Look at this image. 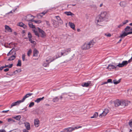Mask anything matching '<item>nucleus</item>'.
<instances>
[{"instance_id":"64","label":"nucleus","mask_w":132,"mask_h":132,"mask_svg":"<svg viewBox=\"0 0 132 132\" xmlns=\"http://www.w3.org/2000/svg\"><path fill=\"white\" fill-rule=\"evenodd\" d=\"M107 84V83L106 82H104L102 83L101 84V85H104V84Z\"/></svg>"},{"instance_id":"57","label":"nucleus","mask_w":132,"mask_h":132,"mask_svg":"<svg viewBox=\"0 0 132 132\" xmlns=\"http://www.w3.org/2000/svg\"><path fill=\"white\" fill-rule=\"evenodd\" d=\"M123 26V24H120L118 25V26L117 27L118 28H120Z\"/></svg>"},{"instance_id":"47","label":"nucleus","mask_w":132,"mask_h":132,"mask_svg":"<svg viewBox=\"0 0 132 132\" xmlns=\"http://www.w3.org/2000/svg\"><path fill=\"white\" fill-rule=\"evenodd\" d=\"M22 60L23 61H24L25 60V55L24 54H23L22 55Z\"/></svg>"},{"instance_id":"51","label":"nucleus","mask_w":132,"mask_h":132,"mask_svg":"<svg viewBox=\"0 0 132 132\" xmlns=\"http://www.w3.org/2000/svg\"><path fill=\"white\" fill-rule=\"evenodd\" d=\"M55 17L56 18L57 20L58 21H59L60 20H61V19L60 18L59 16H55Z\"/></svg>"},{"instance_id":"60","label":"nucleus","mask_w":132,"mask_h":132,"mask_svg":"<svg viewBox=\"0 0 132 132\" xmlns=\"http://www.w3.org/2000/svg\"><path fill=\"white\" fill-rule=\"evenodd\" d=\"M4 66H2L0 67V70H1L3 69L4 68Z\"/></svg>"},{"instance_id":"9","label":"nucleus","mask_w":132,"mask_h":132,"mask_svg":"<svg viewBox=\"0 0 132 132\" xmlns=\"http://www.w3.org/2000/svg\"><path fill=\"white\" fill-rule=\"evenodd\" d=\"M23 102L21 100L18 101L16 102L13 103L11 104L10 108H12L13 107L17 105H19L20 103Z\"/></svg>"},{"instance_id":"26","label":"nucleus","mask_w":132,"mask_h":132,"mask_svg":"<svg viewBox=\"0 0 132 132\" xmlns=\"http://www.w3.org/2000/svg\"><path fill=\"white\" fill-rule=\"evenodd\" d=\"M130 29V27L129 26H127L124 29V31L126 32H129Z\"/></svg>"},{"instance_id":"54","label":"nucleus","mask_w":132,"mask_h":132,"mask_svg":"<svg viewBox=\"0 0 132 132\" xmlns=\"http://www.w3.org/2000/svg\"><path fill=\"white\" fill-rule=\"evenodd\" d=\"M104 35L105 36L108 37H110L111 36V34L109 33L108 34H105Z\"/></svg>"},{"instance_id":"1","label":"nucleus","mask_w":132,"mask_h":132,"mask_svg":"<svg viewBox=\"0 0 132 132\" xmlns=\"http://www.w3.org/2000/svg\"><path fill=\"white\" fill-rule=\"evenodd\" d=\"M57 56V54L56 55V57L55 58L50 56H48L46 58L45 61H44L43 65L44 67H47L50 63L53 61L55 59H57L56 58Z\"/></svg>"},{"instance_id":"4","label":"nucleus","mask_w":132,"mask_h":132,"mask_svg":"<svg viewBox=\"0 0 132 132\" xmlns=\"http://www.w3.org/2000/svg\"><path fill=\"white\" fill-rule=\"evenodd\" d=\"M117 67V65L110 64L108 65L106 69L110 70H112L113 69H116Z\"/></svg>"},{"instance_id":"63","label":"nucleus","mask_w":132,"mask_h":132,"mask_svg":"<svg viewBox=\"0 0 132 132\" xmlns=\"http://www.w3.org/2000/svg\"><path fill=\"white\" fill-rule=\"evenodd\" d=\"M23 132H28V131L26 129H24L23 130Z\"/></svg>"},{"instance_id":"2","label":"nucleus","mask_w":132,"mask_h":132,"mask_svg":"<svg viewBox=\"0 0 132 132\" xmlns=\"http://www.w3.org/2000/svg\"><path fill=\"white\" fill-rule=\"evenodd\" d=\"M71 51L70 48H67L62 50L61 52H60L57 53V56L56 58L59 57L62 55H67Z\"/></svg>"},{"instance_id":"6","label":"nucleus","mask_w":132,"mask_h":132,"mask_svg":"<svg viewBox=\"0 0 132 132\" xmlns=\"http://www.w3.org/2000/svg\"><path fill=\"white\" fill-rule=\"evenodd\" d=\"M128 63V62L126 61H123L121 63H119L117 65V66L119 67L122 68L126 65Z\"/></svg>"},{"instance_id":"5","label":"nucleus","mask_w":132,"mask_h":132,"mask_svg":"<svg viewBox=\"0 0 132 132\" xmlns=\"http://www.w3.org/2000/svg\"><path fill=\"white\" fill-rule=\"evenodd\" d=\"M132 34V32H126L125 31H122V33L120 34V36H119L120 38H123L125 36H127L128 35Z\"/></svg>"},{"instance_id":"33","label":"nucleus","mask_w":132,"mask_h":132,"mask_svg":"<svg viewBox=\"0 0 132 132\" xmlns=\"http://www.w3.org/2000/svg\"><path fill=\"white\" fill-rule=\"evenodd\" d=\"M28 25L29 27L32 28H35V26L31 22H29L28 23Z\"/></svg>"},{"instance_id":"15","label":"nucleus","mask_w":132,"mask_h":132,"mask_svg":"<svg viewBox=\"0 0 132 132\" xmlns=\"http://www.w3.org/2000/svg\"><path fill=\"white\" fill-rule=\"evenodd\" d=\"M121 104L120 105L121 106L124 107L125 106H127L128 103L127 102L125 101H121Z\"/></svg>"},{"instance_id":"28","label":"nucleus","mask_w":132,"mask_h":132,"mask_svg":"<svg viewBox=\"0 0 132 132\" xmlns=\"http://www.w3.org/2000/svg\"><path fill=\"white\" fill-rule=\"evenodd\" d=\"M120 5L121 6L124 7L126 6V4L125 2H120Z\"/></svg>"},{"instance_id":"59","label":"nucleus","mask_w":132,"mask_h":132,"mask_svg":"<svg viewBox=\"0 0 132 132\" xmlns=\"http://www.w3.org/2000/svg\"><path fill=\"white\" fill-rule=\"evenodd\" d=\"M9 69L8 68H6L4 70V71L5 72H7L9 70Z\"/></svg>"},{"instance_id":"24","label":"nucleus","mask_w":132,"mask_h":132,"mask_svg":"<svg viewBox=\"0 0 132 132\" xmlns=\"http://www.w3.org/2000/svg\"><path fill=\"white\" fill-rule=\"evenodd\" d=\"M106 14L107 13L106 12H102L101 13L100 16L104 19V18L105 17Z\"/></svg>"},{"instance_id":"20","label":"nucleus","mask_w":132,"mask_h":132,"mask_svg":"<svg viewBox=\"0 0 132 132\" xmlns=\"http://www.w3.org/2000/svg\"><path fill=\"white\" fill-rule=\"evenodd\" d=\"M69 25L70 27L72 28L73 30H75L76 29L75 28V26L74 23L72 22H69Z\"/></svg>"},{"instance_id":"53","label":"nucleus","mask_w":132,"mask_h":132,"mask_svg":"<svg viewBox=\"0 0 132 132\" xmlns=\"http://www.w3.org/2000/svg\"><path fill=\"white\" fill-rule=\"evenodd\" d=\"M11 45H12V43H10L9 44V45H7V46H6V45H5V46L7 47H9L11 48Z\"/></svg>"},{"instance_id":"34","label":"nucleus","mask_w":132,"mask_h":132,"mask_svg":"<svg viewBox=\"0 0 132 132\" xmlns=\"http://www.w3.org/2000/svg\"><path fill=\"white\" fill-rule=\"evenodd\" d=\"M98 115V113L97 112H95L93 116L91 117V118H96Z\"/></svg>"},{"instance_id":"12","label":"nucleus","mask_w":132,"mask_h":132,"mask_svg":"<svg viewBox=\"0 0 132 132\" xmlns=\"http://www.w3.org/2000/svg\"><path fill=\"white\" fill-rule=\"evenodd\" d=\"M33 94L32 93H29L27 94L23 97V98L21 100L22 101V102H23L25 100V99L29 97L30 96H31Z\"/></svg>"},{"instance_id":"31","label":"nucleus","mask_w":132,"mask_h":132,"mask_svg":"<svg viewBox=\"0 0 132 132\" xmlns=\"http://www.w3.org/2000/svg\"><path fill=\"white\" fill-rule=\"evenodd\" d=\"M64 13L67 15H74V14L70 12H66Z\"/></svg>"},{"instance_id":"40","label":"nucleus","mask_w":132,"mask_h":132,"mask_svg":"<svg viewBox=\"0 0 132 132\" xmlns=\"http://www.w3.org/2000/svg\"><path fill=\"white\" fill-rule=\"evenodd\" d=\"M28 37L29 38V40L31 39L32 35L30 32H28Z\"/></svg>"},{"instance_id":"52","label":"nucleus","mask_w":132,"mask_h":132,"mask_svg":"<svg viewBox=\"0 0 132 132\" xmlns=\"http://www.w3.org/2000/svg\"><path fill=\"white\" fill-rule=\"evenodd\" d=\"M21 71V70L19 69L18 70H16L14 72V73H17L18 72H20Z\"/></svg>"},{"instance_id":"22","label":"nucleus","mask_w":132,"mask_h":132,"mask_svg":"<svg viewBox=\"0 0 132 132\" xmlns=\"http://www.w3.org/2000/svg\"><path fill=\"white\" fill-rule=\"evenodd\" d=\"M33 56H37L38 53V52L36 49H35L33 51Z\"/></svg>"},{"instance_id":"27","label":"nucleus","mask_w":132,"mask_h":132,"mask_svg":"<svg viewBox=\"0 0 132 132\" xmlns=\"http://www.w3.org/2000/svg\"><path fill=\"white\" fill-rule=\"evenodd\" d=\"M12 118H14L17 120H19L21 118V117L20 116H17L15 117H13Z\"/></svg>"},{"instance_id":"21","label":"nucleus","mask_w":132,"mask_h":132,"mask_svg":"<svg viewBox=\"0 0 132 132\" xmlns=\"http://www.w3.org/2000/svg\"><path fill=\"white\" fill-rule=\"evenodd\" d=\"M16 56V54L15 53L13 55H12L11 56L9 59L8 60V61H12L14 60Z\"/></svg>"},{"instance_id":"38","label":"nucleus","mask_w":132,"mask_h":132,"mask_svg":"<svg viewBox=\"0 0 132 132\" xmlns=\"http://www.w3.org/2000/svg\"><path fill=\"white\" fill-rule=\"evenodd\" d=\"M13 66V64H10L9 65H5L4 66V68H6V67H8L9 68H11Z\"/></svg>"},{"instance_id":"61","label":"nucleus","mask_w":132,"mask_h":132,"mask_svg":"<svg viewBox=\"0 0 132 132\" xmlns=\"http://www.w3.org/2000/svg\"><path fill=\"white\" fill-rule=\"evenodd\" d=\"M0 132H5V131L4 130H0Z\"/></svg>"},{"instance_id":"36","label":"nucleus","mask_w":132,"mask_h":132,"mask_svg":"<svg viewBox=\"0 0 132 132\" xmlns=\"http://www.w3.org/2000/svg\"><path fill=\"white\" fill-rule=\"evenodd\" d=\"M120 82V80H119L118 81H117V80H113V83L115 84H117L119 83Z\"/></svg>"},{"instance_id":"7","label":"nucleus","mask_w":132,"mask_h":132,"mask_svg":"<svg viewBox=\"0 0 132 132\" xmlns=\"http://www.w3.org/2000/svg\"><path fill=\"white\" fill-rule=\"evenodd\" d=\"M92 83L91 81H88L87 82H84L82 84L81 86L83 87H88L92 86Z\"/></svg>"},{"instance_id":"8","label":"nucleus","mask_w":132,"mask_h":132,"mask_svg":"<svg viewBox=\"0 0 132 132\" xmlns=\"http://www.w3.org/2000/svg\"><path fill=\"white\" fill-rule=\"evenodd\" d=\"M38 30L39 34L43 38L45 37L46 34L43 30L38 28Z\"/></svg>"},{"instance_id":"46","label":"nucleus","mask_w":132,"mask_h":132,"mask_svg":"<svg viewBox=\"0 0 132 132\" xmlns=\"http://www.w3.org/2000/svg\"><path fill=\"white\" fill-rule=\"evenodd\" d=\"M29 40L30 42L31 43L34 44H36V42L32 40L31 39Z\"/></svg>"},{"instance_id":"16","label":"nucleus","mask_w":132,"mask_h":132,"mask_svg":"<svg viewBox=\"0 0 132 132\" xmlns=\"http://www.w3.org/2000/svg\"><path fill=\"white\" fill-rule=\"evenodd\" d=\"M32 17L33 16L31 14H29L25 17L24 19L26 21H29L30 19V18Z\"/></svg>"},{"instance_id":"55","label":"nucleus","mask_w":132,"mask_h":132,"mask_svg":"<svg viewBox=\"0 0 132 132\" xmlns=\"http://www.w3.org/2000/svg\"><path fill=\"white\" fill-rule=\"evenodd\" d=\"M44 21L46 23V24L48 26H49L50 25L49 22L48 21L46 20H45Z\"/></svg>"},{"instance_id":"56","label":"nucleus","mask_w":132,"mask_h":132,"mask_svg":"<svg viewBox=\"0 0 132 132\" xmlns=\"http://www.w3.org/2000/svg\"><path fill=\"white\" fill-rule=\"evenodd\" d=\"M59 23H60L61 24H62L63 23V21L61 20H61H60L59 21Z\"/></svg>"},{"instance_id":"11","label":"nucleus","mask_w":132,"mask_h":132,"mask_svg":"<svg viewBox=\"0 0 132 132\" xmlns=\"http://www.w3.org/2000/svg\"><path fill=\"white\" fill-rule=\"evenodd\" d=\"M109 112V110L108 109H105L104 110L103 112V113L100 115V117H102L105 116Z\"/></svg>"},{"instance_id":"49","label":"nucleus","mask_w":132,"mask_h":132,"mask_svg":"<svg viewBox=\"0 0 132 132\" xmlns=\"http://www.w3.org/2000/svg\"><path fill=\"white\" fill-rule=\"evenodd\" d=\"M107 83H112L113 82L112 81V80L111 79H108L107 80V81L106 82Z\"/></svg>"},{"instance_id":"17","label":"nucleus","mask_w":132,"mask_h":132,"mask_svg":"<svg viewBox=\"0 0 132 132\" xmlns=\"http://www.w3.org/2000/svg\"><path fill=\"white\" fill-rule=\"evenodd\" d=\"M34 125L36 127H38L39 125V121L38 119H36L34 120Z\"/></svg>"},{"instance_id":"43","label":"nucleus","mask_w":132,"mask_h":132,"mask_svg":"<svg viewBox=\"0 0 132 132\" xmlns=\"http://www.w3.org/2000/svg\"><path fill=\"white\" fill-rule=\"evenodd\" d=\"M68 96H69L70 97V99L72 100L75 99V96L73 95L70 96V95H68Z\"/></svg>"},{"instance_id":"39","label":"nucleus","mask_w":132,"mask_h":132,"mask_svg":"<svg viewBox=\"0 0 132 132\" xmlns=\"http://www.w3.org/2000/svg\"><path fill=\"white\" fill-rule=\"evenodd\" d=\"M53 25L54 26V27H56L58 26V24L57 21H53Z\"/></svg>"},{"instance_id":"35","label":"nucleus","mask_w":132,"mask_h":132,"mask_svg":"<svg viewBox=\"0 0 132 132\" xmlns=\"http://www.w3.org/2000/svg\"><path fill=\"white\" fill-rule=\"evenodd\" d=\"M47 12V11H44L43 12L40 13L39 15H40V16L42 17L43 16V15H44Z\"/></svg>"},{"instance_id":"37","label":"nucleus","mask_w":132,"mask_h":132,"mask_svg":"<svg viewBox=\"0 0 132 132\" xmlns=\"http://www.w3.org/2000/svg\"><path fill=\"white\" fill-rule=\"evenodd\" d=\"M17 66L21 67V60H18V63L16 65Z\"/></svg>"},{"instance_id":"32","label":"nucleus","mask_w":132,"mask_h":132,"mask_svg":"<svg viewBox=\"0 0 132 132\" xmlns=\"http://www.w3.org/2000/svg\"><path fill=\"white\" fill-rule=\"evenodd\" d=\"M59 99V98L58 97H56L53 99L52 101L54 102H57Z\"/></svg>"},{"instance_id":"23","label":"nucleus","mask_w":132,"mask_h":132,"mask_svg":"<svg viewBox=\"0 0 132 132\" xmlns=\"http://www.w3.org/2000/svg\"><path fill=\"white\" fill-rule=\"evenodd\" d=\"M5 29L9 32H12V29L9 26L5 25Z\"/></svg>"},{"instance_id":"29","label":"nucleus","mask_w":132,"mask_h":132,"mask_svg":"<svg viewBox=\"0 0 132 132\" xmlns=\"http://www.w3.org/2000/svg\"><path fill=\"white\" fill-rule=\"evenodd\" d=\"M18 25L19 26L21 27H22L24 28L26 27V26L25 24H24L22 22H19L18 23Z\"/></svg>"},{"instance_id":"44","label":"nucleus","mask_w":132,"mask_h":132,"mask_svg":"<svg viewBox=\"0 0 132 132\" xmlns=\"http://www.w3.org/2000/svg\"><path fill=\"white\" fill-rule=\"evenodd\" d=\"M34 105V103L33 102H31L30 104L29 107L30 108L31 107L33 106Z\"/></svg>"},{"instance_id":"50","label":"nucleus","mask_w":132,"mask_h":132,"mask_svg":"<svg viewBox=\"0 0 132 132\" xmlns=\"http://www.w3.org/2000/svg\"><path fill=\"white\" fill-rule=\"evenodd\" d=\"M12 49H12L11 50H10V51L8 53V54H7V55L8 56H9L10 55L12 54Z\"/></svg>"},{"instance_id":"58","label":"nucleus","mask_w":132,"mask_h":132,"mask_svg":"<svg viewBox=\"0 0 132 132\" xmlns=\"http://www.w3.org/2000/svg\"><path fill=\"white\" fill-rule=\"evenodd\" d=\"M9 111V110L6 111H2V112L3 113H6L7 112Z\"/></svg>"},{"instance_id":"30","label":"nucleus","mask_w":132,"mask_h":132,"mask_svg":"<svg viewBox=\"0 0 132 132\" xmlns=\"http://www.w3.org/2000/svg\"><path fill=\"white\" fill-rule=\"evenodd\" d=\"M7 121L8 122L10 123H12L15 122V121L11 118H9L7 119Z\"/></svg>"},{"instance_id":"62","label":"nucleus","mask_w":132,"mask_h":132,"mask_svg":"<svg viewBox=\"0 0 132 132\" xmlns=\"http://www.w3.org/2000/svg\"><path fill=\"white\" fill-rule=\"evenodd\" d=\"M132 59H131H131L128 61V62L129 63H130V62L131 61H132Z\"/></svg>"},{"instance_id":"13","label":"nucleus","mask_w":132,"mask_h":132,"mask_svg":"<svg viewBox=\"0 0 132 132\" xmlns=\"http://www.w3.org/2000/svg\"><path fill=\"white\" fill-rule=\"evenodd\" d=\"M74 130V129H73V128L69 127L65 129L64 130L66 132H71Z\"/></svg>"},{"instance_id":"41","label":"nucleus","mask_w":132,"mask_h":132,"mask_svg":"<svg viewBox=\"0 0 132 132\" xmlns=\"http://www.w3.org/2000/svg\"><path fill=\"white\" fill-rule=\"evenodd\" d=\"M32 52V51L31 49H30L29 50L27 53V55L29 56H30V54Z\"/></svg>"},{"instance_id":"48","label":"nucleus","mask_w":132,"mask_h":132,"mask_svg":"<svg viewBox=\"0 0 132 132\" xmlns=\"http://www.w3.org/2000/svg\"><path fill=\"white\" fill-rule=\"evenodd\" d=\"M128 22V20H125L123 22H122V24H123V26L125 24L127 23Z\"/></svg>"},{"instance_id":"25","label":"nucleus","mask_w":132,"mask_h":132,"mask_svg":"<svg viewBox=\"0 0 132 132\" xmlns=\"http://www.w3.org/2000/svg\"><path fill=\"white\" fill-rule=\"evenodd\" d=\"M44 98V97H43L42 98H38L35 101V102H37V103H38L39 102L41 101Z\"/></svg>"},{"instance_id":"14","label":"nucleus","mask_w":132,"mask_h":132,"mask_svg":"<svg viewBox=\"0 0 132 132\" xmlns=\"http://www.w3.org/2000/svg\"><path fill=\"white\" fill-rule=\"evenodd\" d=\"M114 104L115 106L116 107H117L120 105L121 102V101L118 100H117L114 102Z\"/></svg>"},{"instance_id":"45","label":"nucleus","mask_w":132,"mask_h":132,"mask_svg":"<svg viewBox=\"0 0 132 132\" xmlns=\"http://www.w3.org/2000/svg\"><path fill=\"white\" fill-rule=\"evenodd\" d=\"M34 22L37 24H39L41 22V21L40 20H35L34 21Z\"/></svg>"},{"instance_id":"3","label":"nucleus","mask_w":132,"mask_h":132,"mask_svg":"<svg viewBox=\"0 0 132 132\" xmlns=\"http://www.w3.org/2000/svg\"><path fill=\"white\" fill-rule=\"evenodd\" d=\"M104 19L102 18L100 16L96 18L95 22L97 23L98 25L101 26H103L101 24V23L104 20Z\"/></svg>"},{"instance_id":"42","label":"nucleus","mask_w":132,"mask_h":132,"mask_svg":"<svg viewBox=\"0 0 132 132\" xmlns=\"http://www.w3.org/2000/svg\"><path fill=\"white\" fill-rule=\"evenodd\" d=\"M34 33H35V34L38 37H39V35L38 34V32L36 31L35 30H34Z\"/></svg>"},{"instance_id":"10","label":"nucleus","mask_w":132,"mask_h":132,"mask_svg":"<svg viewBox=\"0 0 132 132\" xmlns=\"http://www.w3.org/2000/svg\"><path fill=\"white\" fill-rule=\"evenodd\" d=\"M90 48L88 44L87 43H85L81 46V48L83 50H86Z\"/></svg>"},{"instance_id":"18","label":"nucleus","mask_w":132,"mask_h":132,"mask_svg":"<svg viewBox=\"0 0 132 132\" xmlns=\"http://www.w3.org/2000/svg\"><path fill=\"white\" fill-rule=\"evenodd\" d=\"M94 43L95 42L93 40H90L89 43H87L88 44L90 48L92 47Z\"/></svg>"},{"instance_id":"19","label":"nucleus","mask_w":132,"mask_h":132,"mask_svg":"<svg viewBox=\"0 0 132 132\" xmlns=\"http://www.w3.org/2000/svg\"><path fill=\"white\" fill-rule=\"evenodd\" d=\"M25 126L27 130H29L30 129V125L29 123L26 122L24 123Z\"/></svg>"}]
</instances>
